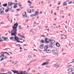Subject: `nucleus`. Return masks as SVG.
I'll return each mask as SVG.
<instances>
[{"label":"nucleus","instance_id":"obj_7","mask_svg":"<svg viewBox=\"0 0 74 74\" xmlns=\"http://www.w3.org/2000/svg\"><path fill=\"white\" fill-rule=\"evenodd\" d=\"M13 3L11 2H9L8 3V7H11V5H12Z\"/></svg>","mask_w":74,"mask_h":74},{"label":"nucleus","instance_id":"obj_33","mask_svg":"<svg viewBox=\"0 0 74 74\" xmlns=\"http://www.w3.org/2000/svg\"><path fill=\"white\" fill-rule=\"evenodd\" d=\"M32 12H35V9H32Z\"/></svg>","mask_w":74,"mask_h":74},{"label":"nucleus","instance_id":"obj_41","mask_svg":"<svg viewBox=\"0 0 74 74\" xmlns=\"http://www.w3.org/2000/svg\"><path fill=\"white\" fill-rule=\"evenodd\" d=\"M4 59H7V56H5V57Z\"/></svg>","mask_w":74,"mask_h":74},{"label":"nucleus","instance_id":"obj_27","mask_svg":"<svg viewBox=\"0 0 74 74\" xmlns=\"http://www.w3.org/2000/svg\"><path fill=\"white\" fill-rule=\"evenodd\" d=\"M72 3H73V2L72 1H71V2H69V4H72Z\"/></svg>","mask_w":74,"mask_h":74},{"label":"nucleus","instance_id":"obj_47","mask_svg":"<svg viewBox=\"0 0 74 74\" xmlns=\"http://www.w3.org/2000/svg\"><path fill=\"white\" fill-rule=\"evenodd\" d=\"M21 42V43H23V42H20L19 41H18V42Z\"/></svg>","mask_w":74,"mask_h":74},{"label":"nucleus","instance_id":"obj_23","mask_svg":"<svg viewBox=\"0 0 74 74\" xmlns=\"http://www.w3.org/2000/svg\"><path fill=\"white\" fill-rule=\"evenodd\" d=\"M34 61H36V60H32V61H31L29 63H32V62H34Z\"/></svg>","mask_w":74,"mask_h":74},{"label":"nucleus","instance_id":"obj_64","mask_svg":"<svg viewBox=\"0 0 74 74\" xmlns=\"http://www.w3.org/2000/svg\"><path fill=\"white\" fill-rule=\"evenodd\" d=\"M72 74H74V72L72 73Z\"/></svg>","mask_w":74,"mask_h":74},{"label":"nucleus","instance_id":"obj_8","mask_svg":"<svg viewBox=\"0 0 74 74\" xmlns=\"http://www.w3.org/2000/svg\"><path fill=\"white\" fill-rule=\"evenodd\" d=\"M44 48V45L43 44H42L40 46H39V48H40V49H43Z\"/></svg>","mask_w":74,"mask_h":74},{"label":"nucleus","instance_id":"obj_28","mask_svg":"<svg viewBox=\"0 0 74 74\" xmlns=\"http://www.w3.org/2000/svg\"><path fill=\"white\" fill-rule=\"evenodd\" d=\"M31 32H32V33H34V31H33V29H31L30 30Z\"/></svg>","mask_w":74,"mask_h":74},{"label":"nucleus","instance_id":"obj_42","mask_svg":"<svg viewBox=\"0 0 74 74\" xmlns=\"http://www.w3.org/2000/svg\"><path fill=\"white\" fill-rule=\"evenodd\" d=\"M30 68H29L27 70V71H30Z\"/></svg>","mask_w":74,"mask_h":74},{"label":"nucleus","instance_id":"obj_50","mask_svg":"<svg viewBox=\"0 0 74 74\" xmlns=\"http://www.w3.org/2000/svg\"><path fill=\"white\" fill-rule=\"evenodd\" d=\"M61 39H63V37H61Z\"/></svg>","mask_w":74,"mask_h":74},{"label":"nucleus","instance_id":"obj_19","mask_svg":"<svg viewBox=\"0 0 74 74\" xmlns=\"http://www.w3.org/2000/svg\"><path fill=\"white\" fill-rule=\"evenodd\" d=\"M3 5L4 7H7V4L6 3L5 4H4Z\"/></svg>","mask_w":74,"mask_h":74},{"label":"nucleus","instance_id":"obj_61","mask_svg":"<svg viewBox=\"0 0 74 74\" xmlns=\"http://www.w3.org/2000/svg\"><path fill=\"white\" fill-rule=\"evenodd\" d=\"M0 74H7V73H0Z\"/></svg>","mask_w":74,"mask_h":74},{"label":"nucleus","instance_id":"obj_52","mask_svg":"<svg viewBox=\"0 0 74 74\" xmlns=\"http://www.w3.org/2000/svg\"><path fill=\"white\" fill-rule=\"evenodd\" d=\"M41 26H38V27H39V28H40L41 27Z\"/></svg>","mask_w":74,"mask_h":74},{"label":"nucleus","instance_id":"obj_63","mask_svg":"<svg viewBox=\"0 0 74 74\" xmlns=\"http://www.w3.org/2000/svg\"><path fill=\"white\" fill-rule=\"evenodd\" d=\"M14 63V61H13V62H12V64H13V63Z\"/></svg>","mask_w":74,"mask_h":74},{"label":"nucleus","instance_id":"obj_51","mask_svg":"<svg viewBox=\"0 0 74 74\" xmlns=\"http://www.w3.org/2000/svg\"><path fill=\"white\" fill-rule=\"evenodd\" d=\"M67 2H69V0H66Z\"/></svg>","mask_w":74,"mask_h":74},{"label":"nucleus","instance_id":"obj_45","mask_svg":"<svg viewBox=\"0 0 74 74\" xmlns=\"http://www.w3.org/2000/svg\"><path fill=\"white\" fill-rule=\"evenodd\" d=\"M30 64H27L26 65V66H29Z\"/></svg>","mask_w":74,"mask_h":74},{"label":"nucleus","instance_id":"obj_13","mask_svg":"<svg viewBox=\"0 0 74 74\" xmlns=\"http://www.w3.org/2000/svg\"><path fill=\"white\" fill-rule=\"evenodd\" d=\"M10 11V8H8L6 10H5V12H7L8 11Z\"/></svg>","mask_w":74,"mask_h":74},{"label":"nucleus","instance_id":"obj_49","mask_svg":"<svg viewBox=\"0 0 74 74\" xmlns=\"http://www.w3.org/2000/svg\"><path fill=\"white\" fill-rule=\"evenodd\" d=\"M60 4H61V3L60 2L58 3V5H60Z\"/></svg>","mask_w":74,"mask_h":74},{"label":"nucleus","instance_id":"obj_56","mask_svg":"<svg viewBox=\"0 0 74 74\" xmlns=\"http://www.w3.org/2000/svg\"><path fill=\"white\" fill-rule=\"evenodd\" d=\"M27 45H23L24 46H26Z\"/></svg>","mask_w":74,"mask_h":74},{"label":"nucleus","instance_id":"obj_38","mask_svg":"<svg viewBox=\"0 0 74 74\" xmlns=\"http://www.w3.org/2000/svg\"><path fill=\"white\" fill-rule=\"evenodd\" d=\"M28 57L29 58H32V56H29Z\"/></svg>","mask_w":74,"mask_h":74},{"label":"nucleus","instance_id":"obj_2","mask_svg":"<svg viewBox=\"0 0 74 74\" xmlns=\"http://www.w3.org/2000/svg\"><path fill=\"white\" fill-rule=\"evenodd\" d=\"M4 8H2L0 9V11L1 12H0V15H4Z\"/></svg>","mask_w":74,"mask_h":74},{"label":"nucleus","instance_id":"obj_54","mask_svg":"<svg viewBox=\"0 0 74 74\" xmlns=\"http://www.w3.org/2000/svg\"><path fill=\"white\" fill-rule=\"evenodd\" d=\"M23 73H26V71H24Z\"/></svg>","mask_w":74,"mask_h":74},{"label":"nucleus","instance_id":"obj_9","mask_svg":"<svg viewBox=\"0 0 74 74\" xmlns=\"http://www.w3.org/2000/svg\"><path fill=\"white\" fill-rule=\"evenodd\" d=\"M36 14H34L35 16H37V15H38V14H39V13L38 12H37V11H36L35 12Z\"/></svg>","mask_w":74,"mask_h":74},{"label":"nucleus","instance_id":"obj_60","mask_svg":"<svg viewBox=\"0 0 74 74\" xmlns=\"http://www.w3.org/2000/svg\"><path fill=\"white\" fill-rule=\"evenodd\" d=\"M20 8H21V9H22L23 8V7H20Z\"/></svg>","mask_w":74,"mask_h":74},{"label":"nucleus","instance_id":"obj_17","mask_svg":"<svg viewBox=\"0 0 74 74\" xmlns=\"http://www.w3.org/2000/svg\"><path fill=\"white\" fill-rule=\"evenodd\" d=\"M18 73H19V71H14V74H16V73H17V74H18Z\"/></svg>","mask_w":74,"mask_h":74},{"label":"nucleus","instance_id":"obj_1","mask_svg":"<svg viewBox=\"0 0 74 74\" xmlns=\"http://www.w3.org/2000/svg\"><path fill=\"white\" fill-rule=\"evenodd\" d=\"M18 26V23H15L14 26L13 27V29L12 31L11 32H10V31H9V33H12L11 34V36H15L14 37H11L10 38V40H12V41H15V40L17 41V42H18L19 41V38L18 37L16 36V29H17V26Z\"/></svg>","mask_w":74,"mask_h":74},{"label":"nucleus","instance_id":"obj_26","mask_svg":"<svg viewBox=\"0 0 74 74\" xmlns=\"http://www.w3.org/2000/svg\"><path fill=\"white\" fill-rule=\"evenodd\" d=\"M34 16H35V15H34V14H32L31 15V17H33Z\"/></svg>","mask_w":74,"mask_h":74},{"label":"nucleus","instance_id":"obj_5","mask_svg":"<svg viewBox=\"0 0 74 74\" xmlns=\"http://www.w3.org/2000/svg\"><path fill=\"white\" fill-rule=\"evenodd\" d=\"M49 64V62H45L43 63L42 64V66H44L45 65H46V64Z\"/></svg>","mask_w":74,"mask_h":74},{"label":"nucleus","instance_id":"obj_22","mask_svg":"<svg viewBox=\"0 0 74 74\" xmlns=\"http://www.w3.org/2000/svg\"><path fill=\"white\" fill-rule=\"evenodd\" d=\"M45 49H48V46H45Z\"/></svg>","mask_w":74,"mask_h":74},{"label":"nucleus","instance_id":"obj_15","mask_svg":"<svg viewBox=\"0 0 74 74\" xmlns=\"http://www.w3.org/2000/svg\"><path fill=\"white\" fill-rule=\"evenodd\" d=\"M40 42H42V43H44V42H45L44 40H40Z\"/></svg>","mask_w":74,"mask_h":74},{"label":"nucleus","instance_id":"obj_31","mask_svg":"<svg viewBox=\"0 0 74 74\" xmlns=\"http://www.w3.org/2000/svg\"><path fill=\"white\" fill-rule=\"evenodd\" d=\"M8 74H11V72L10 71V72H8Z\"/></svg>","mask_w":74,"mask_h":74},{"label":"nucleus","instance_id":"obj_6","mask_svg":"<svg viewBox=\"0 0 74 74\" xmlns=\"http://www.w3.org/2000/svg\"><path fill=\"white\" fill-rule=\"evenodd\" d=\"M23 17H24V18H25V17H27V16H26V12H23Z\"/></svg>","mask_w":74,"mask_h":74},{"label":"nucleus","instance_id":"obj_55","mask_svg":"<svg viewBox=\"0 0 74 74\" xmlns=\"http://www.w3.org/2000/svg\"><path fill=\"white\" fill-rule=\"evenodd\" d=\"M1 70H4V69H2Z\"/></svg>","mask_w":74,"mask_h":74},{"label":"nucleus","instance_id":"obj_53","mask_svg":"<svg viewBox=\"0 0 74 74\" xmlns=\"http://www.w3.org/2000/svg\"><path fill=\"white\" fill-rule=\"evenodd\" d=\"M46 67L47 68H49V66H47Z\"/></svg>","mask_w":74,"mask_h":74},{"label":"nucleus","instance_id":"obj_18","mask_svg":"<svg viewBox=\"0 0 74 74\" xmlns=\"http://www.w3.org/2000/svg\"><path fill=\"white\" fill-rule=\"evenodd\" d=\"M67 5V3L66 1H65L64 3V5Z\"/></svg>","mask_w":74,"mask_h":74},{"label":"nucleus","instance_id":"obj_20","mask_svg":"<svg viewBox=\"0 0 74 74\" xmlns=\"http://www.w3.org/2000/svg\"><path fill=\"white\" fill-rule=\"evenodd\" d=\"M48 40V39L47 38H45V42H47V40Z\"/></svg>","mask_w":74,"mask_h":74},{"label":"nucleus","instance_id":"obj_4","mask_svg":"<svg viewBox=\"0 0 74 74\" xmlns=\"http://www.w3.org/2000/svg\"><path fill=\"white\" fill-rule=\"evenodd\" d=\"M74 71V69L73 68H70L69 69H68V71L69 73L70 72H72V71Z\"/></svg>","mask_w":74,"mask_h":74},{"label":"nucleus","instance_id":"obj_21","mask_svg":"<svg viewBox=\"0 0 74 74\" xmlns=\"http://www.w3.org/2000/svg\"><path fill=\"white\" fill-rule=\"evenodd\" d=\"M20 73L21 74H27V73H26L23 74V71H21L20 72Z\"/></svg>","mask_w":74,"mask_h":74},{"label":"nucleus","instance_id":"obj_14","mask_svg":"<svg viewBox=\"0 0 74 74\" xmlns=\"http://www.w3.org/2000/svg\"><path fill=\"white\" fill-rule=\"evenodd\" d=\"M27 12L28 13H31L32 12V10L29 9L28 10Z\"/></svg>","mask_w":74,"mask_h":74},{"label":"nucleus","instance_id":"obj_44","mask_svg":"<svg viewBox=\"0 0 74 74\" xmlns=\"http://www.w3.org/2000/svg\"><path fill=\"white\" fill-rule=\"evenodd\" d=\"M3 40H0V42H3Z\"/></svg>","mask_w":74,"mask_h":74},{"label":"nucleus","instance_id":"obj_30","mask_svg":"<svg viewBox=\"0 0 74 74\" xmlns=\"http://www.w3.org/2000/svg\"><path fill=\"white\" fill-rule=\"evenodd\" d=\"M53 45V43H52V42H51L50 45Z\"/></svg>","mask_w":74,"mask_h":74},{"label":"nucleus","instance_id":"obj_25","mask_svg":"<svg viewBox=\"0 0 74 74\" xmlns=\"http://www.w3.org/2000/svg\"><path fill=\"white\" fill-rule=\"evenodd\" d=\"M18 28H20V29H22V27H21V25H19L18 26Z\"/></svg>","mask_w":74,"mask_h":74},{"label":"nucleus","instance_id":"obj_39","mask_svg":"<svg viewBox=\"0 0 74 74\" xmlns=\"http://www.w3.org/2000/svg\"><path fill=\"white\" fill-rule=\"evenodd\" d=\"M36 71L34 70L32 71V73H34Z\"/></svg>","mask_w":74,"mask_h":74},{"label":"nucleus","instance_id":"obj_24","mask_svg":"<svg viewBox=\"0 0 74 74\" xmlns=\"http://www.w3.org/2000/svg\"><path fill=\"white\" fill-rule=\"evenodd\" d=\"M28 3H29L30 4H32V2H30V1H28L27 2Z\"/></svg>","mask_w":74,"mask_h":74},{"label":"nucleus","instance_id":"obj_3","mask_svg":"<svg viewBox=\"0 0 74 74\" xmlns=\"http://www.w3.org/2000/svg\"><path fill=\"white\" fill-rule=\"evenodd\" d=\"M52 52L54 55H57L58 54V52L57 50H52Z\"/></svg>","mask_w":74,"mask_h":74},{"label":"nucleus","instance_id":"obj_29","mask_svg":"<svg viewBox=\"0 0 74 74\" xmlns=\"http://www.w3.org/2000/svg\"><path fill=\"white\" fill-rule=\"evenodd\" d=\"M14 8H16V5H14Z\"/></svg>","mask_w":74,"mask_h":74},{"label":"nucleus","instance_id":"obj_58","mask_svg":"<svg viewBox=\"0 0 74 74\" xmlns=\"http://www.w3.org/2000/svg\"><path fill=\"white\" fill-rule=\"evenodd\" d=\"M51 6H52V5L51 4H50L49 5V7H51Z\"/></svg>","mask_w":74,"mask_h":74},{"label":"nucleus","instance_id":"obj_32","mask_svg":"<svg viewBox=\"0 0 74 74\" xmlns=\"http://www.w3.org/2000/svg\"><path fill=\"white\" fill-rule=\"evenodd\" d=\"M4 39L5 41H6V40H7V38H4Z\"/></svg>","mask_w":74,"mask_h":74},{"label":"nucleus","instance_id":"obj_43","mask_svg":"<svg viewBox=\"0 0 74 74\" xmlns=\"http://www.w3.org/2000/svg\"><path fill=\"white\" fill-rule=\"evenodd\" d=\"M18 47H20V45L18 44V45H16V46H18Z\"/></svg>","mask_w":74,"mask_h":74},{"label":"nucleus","instance_id":"obj_48","mask_svg":"<svg viewBox=\"0 0 74 74\" xmlns=\"http://www.w3.org/2000/svg\"><path fill=\"white\" fill-rule=\"evenodd\" d=\"M34 24H36V21H35V22L34 23Z\"/></svg>","mask_w":74,"mask_h":74},{"label":"nucleus","instance_id":"obj_16","mask_svg":"<svg viewBox=\"0 0 74 74\" xmlns=\"http://www.w3.org/2000/svg\"><path fill=\"white\" fill-rule=\"evenodd\" d=\"M54 67H56V66H58V67H59V65H57V64H55L54 65Z\"/></svg>","mask_w":74,"mask_h":74},{"label":"nucleus","instance_id":"obj_35","mask_svg":"<svg viewBox=\"0 0 74 74\" xmlns=\"http://www.w3.org/2000/svg\"><path fill=\"white\" fill-rule=\"evenodd\" d=\"M41 37H45V35H42L41 36Z\"/></svg>","mask_w":74,"mask_h":74},{"label":"nucleus","instance_id":"obj_46","mask_svg":"<svg viewBox=\"0 0 74 74\" xmlns=\"http://www.w3.org/2000/svg\"><path fill=\"white\" fill-rule=\"evenodd\" d=\"M18 6H19V7H21V6H22V5H18Z\"/></svg>","mask_w":74,"mask_h":74},{"label":"nucleus","instance_id":"obj_34","mask_svg":"<svg viewBox=\"0 0 74 74\" xmlns=\"http://www.w3.org/2000/svg\"><path fill=\"white\" fill-rule=\"evenodd\" d=\"M46 42L47 43H49V41L47 40V41H46V42Z\"/></svg>","mask_w":74,"mask_h":74},{"label":"nucleus","instance_id":"obj_59","mask_svg":"<svg viewBox=\"0 0 74 74\" xmlns=\"http://www.w3.org/2000/svg\"><path fill=\"white\" fill-rule=\"evenodd\" d=\"M17 11H19L20 10L19 9H17Z\"/></svg>","mask_w":74,"mask_h":74},{"label":"nucleus","instance_id":"obj_40","mask_svg":"<svg viewBox=\"0 0 74 74\" xmlns=\"http://www.w3.org/2000/svg\"><path fill=\"white\" fill-rule=\"evenodd\" d=\"M4 60V58H2L1 59V61H2V60Z\"/></svg>","mask_w":74,"mask_h":74},{"label":"nucleus","instance_id":"obj_57","mask_svg":"<svg viewBox=\"0 0 74 74\" xmlns=\"http://www.w3.org/2000/svg\"><path fill=\"white\" fill-rule=\"evenodd\" d=\"M18 15H19V14H17V15H16V16H18Z\"/></svg>","mask_w":74,"mask_h":74},{"label":"nucleus","instance_id":"obj_10","mask_svg":"<svg viewBox=\"0 0 74 74\" xmlns=\"http://www.w3.org/2000/svg\"><path fill=\"white\" fill-rule=\"evenodd\" d=\"M49 40L50 41V42L53 43H54L55 42V40H51V39H50Z\"/></svg>","mask_w":74,"mask_h":74},{"label":"nucleus","instance_id":"obj_36","mask_svg":"<svg viewBox=\"0 0 74 74\" xmlns=\"http://www.w3.org/2000/svg\"><path fill=\"white\" fill-rule=\"evenodd\" d=\"M1 56V57H2V56H3V57H4V55L3 54H2L1 56Z\"/></svg>","mask_w":74,"mask_h":74},{"label":"nucleus","instance_id":"obj_62","mask_svg":"<svg viewBox=\"0 0 74 74\" xmlns=\"http://www.w3.org/2000/svg\"><path fill=\"white\" fill-rule=\"evenodd\" d=\"M53 25H54V26H55V25H56V24H53Z\"/></svg>","mask_w":74,"mask_h":74},{"label":"nucleus","instance_id":"obj_11","mask_svg":"<svg viewBox=\"0 0 74 74\" xmlns=\"http://www.w3.org/2000/svg\"><path fill=\"white\" fill-rule=\"evenodd\" d=\"M46 51L47 53H51V50H46Z\"/></svg>","mask_w":74,"mask_h":74},{"label":"nucleus","instance_id":"obj_37","mask_svg":"<svg viewBox=\"0 0 74 74\" xmlns=\"http://www.w3.org/2000/svg\"><path fill=\"white\" fill-rule=\"evenodd\" d=\"M5 53H7V54H8V55H9L10 56V54H9V53H8L5 52Z\"/></svg>","mask_w":74,"mask_h":74},{"label":"nucleus","instance_id":"obj_12","mask_svg":"<svg viewBox=\"0 0 74 74\" xmlns=\"http://www.w3.org/2000/svg\"><path fill=\"white\" fill-rule=\"evenodd\" d=\"M56 45L57 47H59L60 46V44H59V43L57 42L56 44Z\"/></svg>","mask_w":74,"mask_h":74}]
</instances>
